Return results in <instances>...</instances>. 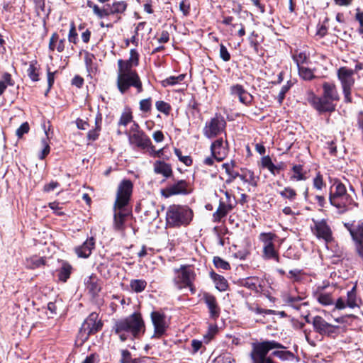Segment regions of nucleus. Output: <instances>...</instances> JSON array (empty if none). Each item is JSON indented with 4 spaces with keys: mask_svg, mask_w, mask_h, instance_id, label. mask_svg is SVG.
<instances>
[{
    "mask_svg": "<svg viewBox=\"0 0 363 363\" xmlns=\"http://www.w3.org/2000/svg\"><path fill=\"white\" fill-rule=\"evenodd\" d=\"M133 191V184L130 180H123L118 185L116 199L113 205V223L115 230L123 233L125 223L131 216L130 199Z\"/></svg>",
    "mask_w": 363,
    "mask_h": 363,
    "instance_id": "obj_1",
    "label": "nucleus"
},
{
    "mask_svg": "<svg viewBox=\"0 0 363 363\" xmlns=\"http://www.w3.org/2000/svg\"><path fill=\"white\" fill-rule=\"evenodd\" d=\"M113 330L121 341L139 338L145 332V322L139 313H134L125 318L118 320Z\"/></svg>",
    "mask_w": 363,
    "mask_h": 363,
    "instance_id": "obj_2",
    "label": "nucleus"
},
{
    "mask_svg": "<svg viewBox=\"0 0 363 363\" xmlns=\"http://www.w3.org/2000/svg\"><path fill=\"white\" fill-rule=\"evenodd\" d=\"M193 212L186 206H170L166 213L167 224L169 227L188 225L192 220Z\"/></svg>",
    "mask_w": 363,
    "mask_h": 363,
    "instance_id": "obj_3",
    "label": "nucleus"
},
{
    "mask_svg": "<svg viewBox=\"0 0 363 363\" xmlns=\"http://www.w3.org/2000/svg\"><path fill=\"white\" fill-rule=\"evenodd\" d=\"M130 86L135 87L138 93L143 91L142 82L137 72L118 69L117 87L119 91L124 94Z\"/></svg>",
    "mask_w": 363,
    "mask_h": 363,
    "instance_id": "obj_4",
    "label": "nucleus"
},
{
    "mask_svg": "<svg viewBox=\"0 0 363 363\" xmlns=\"http://www.w3.org/2000/svg\"><path fill=\"white\" fill-rule=\"evenodd\" d=\"M275 348H282V346L275 341H264L252 345L250 357L252 363H273L270 357H267L269 350Z\"/></svg>",
    "mask_w": 363,
    "mask_h": 363,
    "instance_id": "obj_5",
    "label": "nucleus"
},
{
    "mask_svg": "<svg viewBox=\"0 0 363 363\" xmlns=\"http://www.w3.org/2000/svg\"><path fill=\"white\" fill-rule=\"evenodd\" d=\"M174 283L179 289L189 288L192 293L193 281L195 279V272L190 266L183 265L179 269H174Z\"/></svg>",
    "mask_w": 363,
    "mask_h": 363,
    "instance_id": "obj_6",
    "label": "nucleus"
},
{
    "mask_svg": "<svg viewBox=\"0 0 363 363\" xmlns=\"http://www.w3.org/2000/svg\"><path fill=\"white\" fill-rule=\"evenodd\" d=\"M353 69L346 67H342L337 70V77L340 81L345 101L347 103L352 102L351 89L354 84Z\"/></svg>",
    "mask_w": 363,
    "mask_h": 363,
    "instance_id": "obj_7",
    "label": "nucleus"
},
{
    "mask_svg": "<svg viewBox=\"0 0 363 363\" xmlns=\"http://www.w3.org/2000/svg\"><path fill=\"white\" fill-rule=\"evenodd\" d=\"M276 238V235L272 233H262L259 235V240L263 243V258L279 262V251L275 248L274 244V240Z\"/></svg>",
    "mask_w": 363,
    "mask_h": 363,
    "instance_id": "obj_8",
    "label": "nucleus"
},
{
    "mask_svg": "<svg viewBox=\"0 0 363 363\" xmlns=\"http://www.w3.org/2000/svg\"><path fill=\"white\" fill-rule=\"evenodd\" d=\"M102 326L103 323L99 319V314L95 312L91 313L84 321L79 330V335L82 341L86 340L90 335L99 331Z\"/></svg>",
    "mask_w": 363,
    "mask_h": 363,
    "instance_id": "obj_9",
    "label": "nucleus"
},
{
    "mask_svg": "<svg viewBox=\"0 0 363 363\" xmlns=\"http://www.w3.org/2000/svg\"><path fill=\"white\" fill-rule=\"evenodd\" d=\"M306 101L318 111L322 112H332L335 109V104L333 101L325 98L323 95L322 97H318L315 95L313 91H308L306 94Z\"/></svg>",
    "mask_w": 363,
    "mask_h": 363,
    "instance_id": "obj_10",
    "label": "nucleus"
},
{
    "mask_svg": "<svg viewBox=\"0 0 363 363\" xmlns=\"http://www.w3.org/2000/svg\"><path fill=\"white\" fill-rule=\"evenodd\" d=\"M226 122L221 116H216L207 121L203 128V135L208 138H215L222 133L225 128Z\"/></svg>",
    "mask_w": 363,
    "mask_h": 363,
    "instance_id": "obj_11",
    "label": "nucleus"
},
{
    "mask_svg": "<svg viewBox=\"0 0 363 363\" xmlns=\"http://www.w3.org/2000/svg\"><path fill=\"white\" fill-rule=\"evenodd\" d=\"M313 226L311 227L312 233L318 239L323 240L326 243L333 240V231L330 226L325 219H313Z\"/></svg>",
    "mask_w": 363,
    "mask_h": 363,
    "instance_id": "obj_12",
    "label": "nucleus"
},
{
    "mask_svg": "<svg viewBox=\"0 0 363 363\" xmlns=\"http://www.w3.org/2000/svg\"><path fill=\"white\" fill-rule=\"evenodd\" d=\"M311 324L313 325V330L321 335L331 336L337 333L340 328L338 325L327 322L320 315L313 317Z\"/></svg>",
    "mask_w": 363,
    "mask_h": 363,
    "instance_id": "obj_13",
    "label": "nucleus"
},
{
    "mask_svg": "<svg viewBox=\"0 0 363 363\" xmlns=\"http://www.w3.org/2000/svg\"><path fill=\"white\" fill-rule=\"evenodd\" d=\"M150 318L154 326V333L152 338H160L166 333L168 328L166 316L159 311H152L150 313Z\"/></svg>",
    "mask_w": 363,
    "mask_h": 363,
    "instance_id": "obj_14",
    "label": "nucleus"
},
{
    "mask_svg": "<svg viewBox=\"0 0 363 363\" xmlns=\"http://www.w3.org/2000/svg\"><path fill=\"white\" fill-rule=\"evenodd\" d=\"M191 191V186L185 180H179L173 184L169 185L165 189H162L161 194L164 197L168 198L174 195L189 194Z\"/></svg>",
    "mask_w": 363,
    "mask_h": 363,
    "instance_id": "obj_15",
    "label": "nucleus"
},
{
    "mask_svg": "<svg viewBox=\"0 0 363 363\" xmlns=\"http://www.w3.org/2000/svg\"><path fill=\"white\" fill-rule=\"evenodd\" d=\"M327 285H318L313 291V295L315 300L323 306L334 305L335 298L331 291H326Z\"/></svg>",
    "mask_w": 363,
    "mask_h": 363,
    "instance_id": "obj_16",
    "label": "nucleus"
},
{
    "mask_svg": "<svg viewBox=\"0 0 363 363\" xmlns=\"http://www.w3.org/2000/svg\"><path fill=\"white\" fill-rule=\"evenodd\" d=\"M211 151L213 157L218 162L225 158L228 152V141L219 138L211 145Z\"/></svg>",
    "mask_w": 363,
    "mask_h": 363,
    "instance_id": "obj_17",
    "label": "nucleus"
},
{
    "mask_svg": "<svg viewBox=\"0 0 363 363\" xmlns=\"http://www.w3.org/2000/svg\"><path fill=\"white\" fill-rule=\"evenodd\" d=\"M129 142L138 147L145 149L151 145L150 138L142 130H134L129 135Z\"/></svg>",
    "mask_w": 363,
    "mask_h": 363,
    "instance_id": "obj_18",
    "label": "nucleus"
},
{
    "mask_svg": "<svg viewBox=\"0 0 363 363\" xmlns=\"http://www.w3.org/2000/svg\"><path fill=\"white\" fill-rule=\"evenodd\" d=\"M230 94L237 96L240 103L250 106L253 101V96L240 84H234L230 86Z\"/></svg>",
    "mask_w": 363,
    "mask_h": 363,
    "instance_id": "obj_19",
    "label": "nucleus"
},
{
    "mask_svg": "<svg viewBox=\"0 0 363 363\" xmlns=\"http://www.w3.org/2000/svg\"><path fill=\"white\" fill-rule=\"evenodd\" d=\"M330 202L337 209L340 213H344L350 210L354 204L352 197L349 194L330 201Z\"/></svg>",
    "mask_w": 363,
    "mask_h": 363,
    "instance_id": "obj_20",
    "label": "nucleus"
},
{
    "mask_svg": "<svg viewBox=\"0 0 363 363\" xmlns=\"http://www.w3.org/2000/svg\"><path fill=\"white\" fill-rule=\"evenodd\" d=\"M139 63V54L136 50L132 49L130 57L127 60H119L118 61V69L126 71H135L133 68L137 67Z\"/></svg>",
    "mask_w": 363,
    "mask_h": 363,
    "instance_id": "obj_21",
    "label": "nucleus"
},
{
    "mask_svg": "<svg viewBox=\"0 0 363 363\" xmlns=\"http://www.w3.org/2000/svg\"><path fill=\"white\" fill-rule=\"evenodd\" d=\"M350 233L356 242L357 245L363 242V223L361 221L354 222L350 226L346 225Z\"/></svg>",
    "mask_w": 363,
    "mask_h": 363,
    "instance_id": "obj_22",
    "label": "nucleus"
},
{
    "mask_svg": "<svg viewBox=\"0 0 363 363\" xmlns=\"http://www.w3.org/2000/svg\"><path fill=\"white\" fill-rule=\"evenodd\" d=\"M204 301L208 306L211 318L216 319L220 315V308L217 304L216 298L210 294H204Z\"/></svg>",
    "mask_w": 363,
    "mask_h": 363,
    "instance_id": "obj_23",
    "label": "nucleus"
},
{
    "mask_svg": "<svg viewBox=\"0 0 363 363\" xmlns=\"http://www.w3.org/2000/svg\"><path fill=\"white\" fill-rule=\"evenodd\" d=\"M94 247V241L93 238L87 239L82 246L75 249L76 254L79 257L87 258L91 253Z\"/></svg>",
    "mask_w": 363,
    "mask_h": 363,
    "instance_id": "obj_24",
    "label": "nucleus"
},
{
    "mask_svg": "<svg viewBox=\"0 0 363 363\" xmlns=\"http://www.w3.org/2000/svg\"><path fill=\"white\" fill-rule=\"evenodd\" d=\"M154 172L162 174L165 178H169L172 174V169L170 164L160 160L156 161L154 164Z\"/></svg>",
    "mask_w": 363,
    "mask_h": 363,
    "instance_id": "obj_25",
    "label": "nucleus"
},
{
    "mask_svg": "<svg viewBox=\"0 0 363 363\" xmlns=\"http://www.w3.org/2000/svg\"><path fill=\"white\" fill-rule=\"evenodd\" d=\"M303 299V298L301 296H294L288 294H285L283 297L285 304L296 310H299L303 306H308L307 302H301Z\"/></svg>",
    "mask_w": 363,
    "mask_h": 363,
    "instance_id": "obj_26",
    "label": "nucleus"
},
{
    "mask_svg": "<svg viewBox=\"0 0 363 363\" xmlns=\"http://www.w3.org/2000/svg\"><path fill=\"white\" fill-rule=\"evenodd\" d=\"M86 289L92 295L97 294L101 291V284L98 277L92 274L85 279Z\"/></svg>",
    "mask_w": 363,
    "mask_h": 363,
    "instance_id": "obj_27",
    "label": "nucleus"
},
{
    "mask_svg": "<svg viewBox=\"0 0 363 363\" xmlns=\"http://www.w3.org/2000/svg\"><path fill=\"white\" fill-rule=\"evenodd\" d=\"M323 93L325 98L336 101L339 100V95L336 86L333 83L325 82L323 84Z\"/></svg>",
    "mask_w": 363,
    "mask_h": 363,
    "instance_id": "obj_28",
    "label": "nucleus"
},
{
    "mask_svg": "<svg viewBox=\"0 0 363 363\" xmlns=\"http://www.w3.org/2000/svg\"><path fill=\"white\" fill-rule=\"evenodd\" d=\"M347 194L345 186L339 181H335L330 188L329 199L332 201Z\"/></svg>",
    "mask_w": 363,
    "mask_h": 363,
    "instance_id": "obj_29",
    "label": "nucleus"
},
{
    "mask_svg": "<svg viewBox=\"0 0 363 363\" xmlns=\"http://www.w3.org/2000/svg\"><path fill=\"white\" fill-rule=\"evenodd\" d=\"M233 206L232 203H225L220 201L219 206L216 211L213 213V220L215 222H219L222 218L225 217L228 213L233 208Z\"/></svg>",
    "mask_w": 363,
    "mask_h": 363,
    "instance_id": "obj_30",
    "label": "nucleus"
},
{
    "mask_svg": "<svg viewBox=\"0 0 363 363\" xmlns=\"http://www.w3.org/2000/svg\"><path fill=\"white\" fill-rule=\"evenodd\" d=\"M25 264L26 267L28 269H37L45 264V257L32 256L26 258Z\"/></svg>",
    "mask_w": 363,
    "mask_h": 363,
    "instance_id": "obj_31",
    "label": "nucleus"
},
{
    "mask_svg": "<svg viewBox=\"0 0 363 363\" xmlns=\"http://www.w3.org/2000/svg\"><path fill=\"white\" fill-rule=\"evenodd\" d=\"M211 278L213 280L216 287L220 291L227 290L228 284L227 280L221 275H219L213 272L210 274Z\"/></svg>",
    "mask_w": 363,
    "mask_h": 363,
    "instance_id": "obj_32",
    "label": "nucleus"
},
{
    "mask_svg": "<svg viewBox=\"0 0 363 363\" xmlns=\"http://www.w3.org/2000/svg\"><path fill=\"white\" fill-rule=\"evenodd\" d=\"M292 175L290 177L293 181H303L307 179L306 172L303 170V166L301 164H295L292 167Z\"/></svg>",
    "mask_w": 363,
    "mask_h": 363,
    "instance_id": "obj_33",
    "label": "nucleus"
},
{
    "mask_svg": "<svg viewBox=\"0 0 363 363\" xmlns=\"http://www.w3.org/2000/svg\"><path fill=\"white\" fill-rule=\"evenodd\" d=\"M106 6L108 7L110 14H122L127 9L126 2L121 1H116L111 6L110 4H107Z\"/></svg>",
    "mask_w": 363,
    "mask_h": 363,
    "instance_id": "obj_34",
    "label": "nucleus"
},
{
    "mask_svg": "<svg viewBox=\"0 0 363 363\" xmlns=\"http://www.w3.org/2000/svg\"><path fill=\"white\" fill-rule=\"evenodd\" d=\"M242 286L258 292L259 291V288L260 287V284L259 283V279L256 277H248L245 279L241 281Z\"/></svg>",
    "mask_w": 363,
    "mask_h": 363,
    "instance_id": "obj_35",
    "label": "nucleus"
},
{
    "mask_svg": "<svg viewBox=\"0 0 363 363\" xmlns=\"http://www.w3.org/2000/svg\"><path fill=\"white\" fill-rule=\"evenodd\" d=\"M14 82L9 73L5 72L0 79V96H1L9 86H13Z\"/></svg>",
    "mask_w": 363,
    "mask_h": 363,
    "instance_id": "obj_36",
    "label": "nucleus"
},
{
    "mask_svg": "<svg viewBox=\"0 0 363 363\" xmlns=\"http://www.w3.org/2000/svg\"><path fill=\"white\" fill-rule=\"evenodd\" d=\"M147 286V281L144 279H132L130 281L131 290L135 293L143 291Z\"/></svg>",
    "mask_w": 363,
    "mask_h": 363,
    "instance_id": "obj_37",
    "label": "nucleus"
},
{
    "mask_svg": "<svg viewBox=\"0 0 363 363\" xmlns=\"http://www.w3.org/2000/svg\"><path fill=\"white\" fill-rule=\"evenodd\" d=\"M87 6L93 9V12L99 18H103L110 14L108 7L100 9L97 5L94 4L91 1L87 2Z\"/></svg>",
    "mask_w": 363,
    "mask_h": 363,
    "instance_id": "obj_38",
    "label": "nucleus"
},
{
    "mask_svg": "<svg viewBox=\"0 0 363 363\" xmlns=\"http://www.w3.org/2000/svg\"><path fill=\"white\" fill-rule=\"evenodd\" d=\"M49 48L52 50L57 49L58 52H62L65 49V40H59L56 35H53L50 38Z\"/></svg>",
    "mask_w": 363,
    "mask_h": 363,
    "instance_id": "obj_39",
    "label": "nucleus"
},
{
    "mask_svg": "<svg viewBox=\"0 0 363 363\" xmlns=\"http://www.w3.org/2000/svg\"><path fill=\"white\" fill-rule=\"evenodd\" d=\"M222 167L225 169V172L228 175V178L225 181L226 184H230L234 179L238 178V176H239V173L233 170V164L224 163L222 164Z\"/></svg>",
    "mask_w": 363,
    "mask_h": 363,
    "instance_id": "obj_40",
    "label": "nucleus"
},
{
    "mask_svg": "<svg viewBox=\"0 0 363 363\" xmlns=\"http://www.w3.org/2000/svg\"><path fill=\"white\" fill-rule=\"evenodd\" d=\"M185 77L186 75L184 74H181L178 76H171L163 80L162 82V84L164 87L167 86H174L182 82Z\"/></svg>",
    "mask_w": 363,
    "mask_h": 363,
    "instance_id": "obj_41",
    "label": "nucleus"
},
{
    "mask_svg": "<svg viewBox=\"0 0 363 363\" xmlns=\"http://www.w3.org/2000/svg\"><path fill=\"white\" fill-rule=\"evenodd\" d=\"M292 57L298 67H301L303 64L307 63L308 60V55L305 52L296 51Z\"/></svg>",
    "mask_w": 363,
    "mask_h": 363,
    "instance_id": "obj_42",
    "label": "nucleus"
},
{
    "mask_svg": "<svg viewBox=\"0 0 363 363\" xmlns=\"http://www.w3.org/2000/svg\"><path fill=\"white\" fill-rule=\"evenodd\" d=\"M133 121L132 112L130 108H126L122 113L118 121L119 125L126 126Z\"/></svg>",
    "mask_w": 363,
    "mask_h": 363,
    "instance_id": "obj_43",
    "label": "nucleus"
},
{
    "mask_svg": "<svg viewBox=\"0 0 363 363\" xmlns=\"http://www.w3.org/2000/svg\"><path fill=\"white\" fill-rule=\"evenodd\" d=\"M299 76L304 80H311L315 77L312 69L304 65L298 67Z\"/></svg>",
    "mask_w": 363,
    "mask_h": 363,
    "instance_id": "obj_44",
    "label": "nucleus"
},
{
    "mask_svg": "<svg viewBox=\"0 0 363 363\" xmlns=\"http://www.w3.org/2000/svg\"><path fill=\"white\" fill-rule=\"evenodd\" d=\"M248 309L251 313L257 314V315H262L264 316V315L267 314H273L274 313V311L269 310V309H263L258 306L257 305H250L248 306Z\"/></svg>",
    "mask_w": 363,
    "mask_h": 363,
    "instance_id": "obj_45",
    "label": "nucleus"
},
{
    "mask_svg": "<svg viewBox=\"0 0 363 363\" xmlns=\"http://www.w3.org/2000/svg\"><path fill=\"white\" fill-rule=\"evenodd\" d=\"M279 194L284 199H287L290 201H294L296 197V191L291 187H285L284 190L279 192Z\"/></svg>",
    "mask_w": 363,
    "mask_h": 363,
    "instance_id": "obj_46",
    "label": "nucleus"
},
{
    "mask_svg": "<svg viewBox=\"0 0 363 363\" xmlns=\"http://www.w3.org/2000/svg\"><path fill=\"white\" fill-rule=\"evenodd\" d=\"M347 306L352 308L357 306L355 287L347 292Z\"/></svg>",
    "mask_w": 363,
    "mask_h": 363,
    "instance_id": "obj_47",
    "label": "nucleus"
},
{
    "mask_svg": "<svg viewBox=\"0 0 363 363\" xmlns=\"http://www.w3.org/2000/svg\"><path fill=\"white\" fill-rule=\"evenodd\" d=\"M27 74L32 81L37 82L39 80L38 69L33 62H31L29 65V67L27 69Z\"/></svg>",
    "mask_w": 363,
    "mask_h": 363,
    "instance_id": "obj_48",
    "label": "nucleus"
},
{
    "mask_svg": "<svg viewBox=\"0 0 363 363\" xmlns=\"http://www.w3.org/2000/svg\"><path fill=\"white\" fill-rule=\"evenodd\" d=\"M213 264L215 267L218 269L228 270L230 268V264L225 260L220 258V257H213Z\"/></svg>",
    "mask_w": 363,
    "mask_h": 363,
    "instance_id": "obj_49",
    "label": "nucleus"
},
{
    "mask_svg": "<svg viewBox=\"0 0 363 363\" xmlns=\"http://www.w3.org/2000/svg\"><path fill=\"white\" fill-rule=\"evenodd\" d=\"M55 276L59 281L65 283L68 279V267L65 264L61 269L56 271Z\"/></svg>",
    "mask_w": 363,
    "mask_h": 363,
    "instance_id": "obj_50",
    "label": "nucleus"
},
{
    "mask_svg": "<svg viewBox=\"0 0 363 363\" xmlns=\"http://www.w3.org/2000/svg\"><path fill=\"white\" fill-rule=\"evenodd\" d=\"M155 106H156V108L160 112H162L166 115H168L171 110V106L168 103H167L164 101H157L155 103Z\"/></svg>",
    "mask_w": 363,
    "mask_h": 363,
    "instance_id": "obj_51",
    "label": "nucleus"
},
{
    "mask_svg": "<svg viewBox=\"0 0 363 363\" xmlns=\"http://www.w3.org/2000/svg\"><path fill=\"white\" fill-rule=\"evenodd\" d=\"M174 153L179 160L186 166H190L192 163V160L189 156H183L179 149L175 148Z\"/></svg>",
    "mask_w": 363,
    "mask_h": 363,
    "instance_id": "obj_52",
    "label": "nucleus"
},
{
    "mask_svg": "<svg viewBox=\"0 0 363 363\" xmlns=\"http://www.w3.org/2000/svg\"><path fill=\"white\" fill-rule=\"evenodd\" d=\"M234 359L230 354L220 355L215 359V363H234Z\"/></svg>",
    "mask_w": 363,
    "mask_h": 363,
    "instance_id": "obj_53",
    "label": "nucleus"
},
{
    "mask_svg": "<svg viewBox=\"0 0 363 363\" xmlns=\"http://www.w3.org/2000/svg\"><path fill=\"white\" fill-rule=\"evenodd\" d=\"M152 107L151 99H143L140 101V109L143 112H148Z\"/></svg>",
    "mask_w": 363,
    "mask_h": 363,
    "instance_id": "obj_54",
    "label": "nucleus"
},
{
    "mask_svg": "<svg viewBox=\"0 0 363 363\" xmlns=\"http://www.w3.org/2000/svg\"><path fill=\"white\" fill-rule=\"evenodd\" d=\"M245 172H246L247 183H248L249 184H250L252 186H257L258 177H256L254 174V172L250 170H247Z\"/></svg>",
    "mask_w": 363,
    "mask_h": 363,
    "instance_id": "obj_55",
    "label": "nucleus"
},
{
    "mask_svg": "<svg viewBox=\"0 0 363 363\" xmlns=\"http://www.w3.org/2000/svg\"><path fill=\"white\" fill-rule=\"evenodd\" d=\"M220 57L225 62L230 60V54L223 44L220 45Z\"/></svg>",
    "mask_w": 363,
    "mask_h": 363,
    "instance_id": "obj_56",
    "label": "nucleus"
},
{
    "mask_svg": "<svg viewBox=\"0 0 363 363\" xmlns=\"http://www.w3.org/2000/svg\"><path fill=\"white\" fill-rule=\"evenodd\" d=\"M29 125L27 122H25L21 125V126L16 130V135L18 138H21L25 133L29 131Z\"/></svg>",
    "mask_w": 363,
    "mask_h": 363,
    "instance_id": "obj_57",
    "label": "nucleus"
},
{
    "mask_svg": "<svg viewBox=\"0 0 363 363\" xmlns=\"http://www.w3.org/2000/svg\"><path fill=\"white\" fill-rule=\"evenodd\" d=\"M42 145L43 150L40 155L39 156L40 159H44L50 152V146L47 141V139L44 138L42 140Z\"/></svg>",
    "mask_w": 363,
    "mask_h": 363,
    "instance_id": "obj_58",
    "label": "nucleus"
},
{
    "mask_svg": "<svg viewBox=\"0 0 363 363\" xmlns=\"http://www.w3.org/2000/svg\"><path fill=\"white\" fill-rule=\"evenodd\" d=\"M148 150L149 154L151 157H160L163 155V149H160L156 150L155 147L151 144L150 146L147 147Z\"/></svg>",
    "mask_w": 363,
    "mask_h": 363,
    "instance_id": "obj_59",
    "label": "nucleus"
},
{
    "mask_svg": "<svg viewBox=\"0 0 363 363\" xmlns=\"http://www.w3.org/2000/svg\"><path fill=\"white\" fill-rule=\"evenodd\" d=\"M179 9L184 16H187L189 13L190 4L186 0H183L179 4Z\"/></svg>",
    "mask_w": 363,
    "mask_h": 363,
    "instance_id": "obj_60",
    "label": "nucleus"
},
{
    "mask_svg": "<svg viewBox=\"0 0 363 363\" xmlns=\"http://www.w3.org/2000/svg\"><path fill=\"white\" fill-rule=\"evenodd\" d=\"M290 86L289 84L284 85L278 95V102L281 104L285 97L286 93L289 91Z\"/></svg>",
    "mask_w": 363,
    "mask_h": 363,
    "instance_id": "obj_61",
    "label": "nucleus"
},
{
    "mask_svg": "<svg viewBox=\"0 0 363 363\" xmlns=\"http://www.w3.org/2000/svg\"><path fill=\"white\" fill-rule=\"evenodd\" d=\"M313 186L315 189L320 190L323 186V177L320 174H318L317 176L313 179Z\"/></svg>",
    "mask_w": 363,
    "mask_h": 363,
    "instance_id": "obj_62",
    "label": "nucleus"
},
{
    "mask_svg": "<svg viewBox=\"0 0 363 363\" xmlns=\"http://www.w3.org/2000/svg\"><path fill=\"white\" fill-rule=\"evenodd\" d=\"M192 353H196L202 347L203 343L201 341L198 340H193L191 341Z\"/></svg>",
    "mask_w": 363,
    "mask_h": 363,
    "instance_id": "obj_63",
    "label": "nucleus"
},
{
    "mask_svg": "<svg viewBox=\"0 0 363 363\" xmlns=\"http://www.w3.org/2000/svg\"><path fill=\"white\" fill-rule=\"evenodd\" d=\"M355 18L360 25L359 33H363V12L360 11L359 9L357 10Z\"/></svg>",
    "mask_w": 363,
    "mask_h": 363,
    "instance_id": "obj_64",
    "label": "nucleus"
}]
</instances>
